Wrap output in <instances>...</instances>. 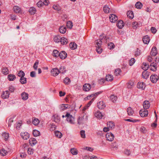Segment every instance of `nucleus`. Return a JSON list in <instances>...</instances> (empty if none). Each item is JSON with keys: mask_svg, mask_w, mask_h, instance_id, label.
Masks as SVG:
<instances>
[{"mask_svg": "<svg viewBox=\"0 0 159 159\" xmlns=\"http://www.w3.org/2000/svg\"><path fill=\"white\" fill-rule=\"evenodd\" d=\"M102 36L100 35V39H97L95 41L96 44L97 45L96 46V47H101V45L102 44V41L101 40H105L106 41V42L108 41V39H109V37L108 36H103V38H101V37H102Z\"/></svg>", "mask_w": 159, "mask_h": 159, "instance_id": "1", "label": "nucleus"}, {"mask_svg": "<svg viewBox=\"0 0 159 159\" xmlns=\"http://www.w3.org/2000/svg\"><path fill=\"white\" fill-rule=\"evenodd\" d=\"M65 116L67 117V121L71 124H74V118L70 114L67 113Z\"/></svg>", "mask_w": 159, "mask_h": 159, "instance_id": "2", "label": "nucleus"}, {"mask_svg": "<svg viewBox=\"0 0 159 159\" xmlns=\"http://www.w3.org/2000/svg\"><path fill=\"white\" fill-rule=\"evenodd\" d=\"M106 137L107 140L112 141L114 139V136L113 134L111 133H107L106 134Z\"/></svg>", "mask_w": 159, "mask_h": 159, "instance_id": "3", "label": "nucleus"}, {"mask_svg": "<svg viewBox=\"0 0 159 159\" xmlns=\"http://www.w3.org/2000/svg\"><path fill=\"white\" fill-rule=\"evenodd\" d=\"M148 111L145 109H142L139 111V114L142 117L147 116L148 114Z\"/></svg>", "mask_w": 159, "mask_h": 159, "instance_id": "4", "label": "nucleus"}, {"mask_svg": "<svg viewBox=\"0 0 159 159\" xmlns=\"http://www.w3.org/2000/svg\"><path fill=\"white\" fill-rule=\"evenodd\" d=\"M27 145L26 144H24L23 146V148L24 151L27 150V152L29 154L31 155L33 153V150L31 148H26L27 147Z\"/></svg>", "mask_w": 159, "mask_h": 159, "instance_id": "5", "label": "nucleus"}, {"mask_svg": "<svg viewBox=\"0 0 159 159\" xmlns=\"http://www.w3.org/2000/svg\"><path fill=\"white\" fill-rule=\"evenodd\" d=\"M150 79L152 83H155L158 80V76L155 74L152 75L151 76Z\"/></svg>", "mask_w": 159, "mask_h": 159, "instance_id": "6", "label": "nucleus"}, {"mask_svg": "<svg viewBox=\"0 0 159 159\" xmlns=\"http://www.w3.org/2000/svg\"><path fill=\"white\" fill-rule=\"evenodd\" d=\"M51 73L53 76H56L59 73V70L57 68H53L51 71Z\"/></svg>", "mask_w": 159, "mask_h": 159, "instance_id": "7", "label": "nucleus"}, {"mask_svg": "<svg viewBox=\"0 0 159 159\" xmlns=\"http://www.w3.org/2000/svg\"><path fill=\"white\" fill-rule=\"evenodd\" d=\"M84 119L87 120V116L85 114L83 113V116L82 117H79V119L78 120V124L80 125L82 123H83V120Z\"/></svg>", "mask_w": 159, "mask_h": 159, "instance_id": "8", "label": "nucleus"}, {"mask_svg": "<svg viewBox=\"0 0 159 159\" xmlns=\"http://www.w3.org/2000/svg\"><path fill=\"white\" fill-rule=\"evenodd\" d=\"M20 135L22 139L25 140H27L30 137V135L27 132H22Z\"/></svg>", "mask_w": 159, "mask_h": 159, "instance_id": "9", "label": "nucleus"}, {"mask_svg": "<svg viewBox=\"0 0 159 159\" xmlns=\"http://www.w3.org/2000/svg\"><path fill=\"white\" fill-rule=\"evenodd\" d=\"M97 107L99 109H103L106 107L105 104L103 103V101H101L98 102L97 103Z\"/></svg>", "mask_w": 159, "mask_h": 159, "instance_id": "10", "label": "nucleus"}, {"mask_svg": "<svg viewBox=\"0 0 159 159\" xmlns=\"http://www.w3.org/2000/svg\"><path fill=\"white\" fill-rule=\"evenodd\" d=\"M110 21L112 23L115 22L117 20V17L115 14H112L109 17Z\"/></svg>", "mask_w": 159, "mask_h": 159, "instance_id": "11", "label": "nucleus"}, {"mask_svg": "<svg viewBox=\"0 0 159 159\" xmlns=\"http://www.w3.org/2000/svg\"><path fill=\"white\" fill-rule=\"evenodd\" d=\"M28 94L25 92H23L21 94V98L24 101L27 100L28 98Z\"/></svg>", "mask_w": 159, "mask_h": 159, "instance_id": "12", "label": "nucleus"}, {"mask_svg": "<svg viewBox=\"0 0 159 159\" xmlns=\"http://www.w3.org/2000/svg\"><path fill=\"white\" fill-rule=\"evenodd\" d=\"M52 119L56 123H59L60 120L59 116L57 114H55L52 116Z\"/></svg>", "mask_w": 159, "mask_h": 159, "instance_id": "13", "label": "nucleus"}, {"mask_svg": "<svg viewBox=\"0 0 159 159\" xmlns=\"http://www.w3.org/2000/svg\"><path fill=\"white\" fill-rule=\"evenodd\" d=\"M91 87L90 84H85L83 86V89L85 91H88L91 89Z\"/></svg>", "mask_w": 159, "mask_h": 159, "instance_id": "14", "label": "nucleus"}, {"mask_svg": "<svg viewBox=\"0 0 159 159\" xmlns=\"http://www.w3.org/2000/svg\"><path fill=\"white\" fill-rule=\"evenodd\" d=\"M67 56V53L64 51H62L60 53L59 57L61 59H65Z\"/></svg>", "mask_w": 159, "mask_h": 159, "instance_id": "15", "label": "nucleus"}, {"mask_svg": "<svg viewBox=\"0 0 159 159\" xmlns=\"http://www.w3.org/2000/svg\"><path fill=\"white\" fill-rule=\"evenodd\" d=\"M143 109L147 110L150 107V102L148 101H144L143 102Z\"/></svg>", "mask_w": 159, "mask_h": 159, "instance_id": "16", "label": "nucleus"}, {"mask_svg": "<svg viewBox=\"0 0 159 159\" xmlns=\"http://www.w3.org/2000/svg\"><path fill=\"white\" fill-rule=\"evenodd\" d=\"M150 40V39L147 35L145 36L143 38V41L145 44H148L149 43Z\"/></svg>", "mask_w": 159, "mask_h": 159, "instance_id": "17", "label": "nucleus"}, {"mask_svg": "<svg viewBox=\"0 0 159 159\" xmlns=\"http://www.w3.org/2000/svg\"><path fill=\"white\" fill-rule=\"evenodd\" d=\"M126 85L127 88L131 89L134 87V82L130 80L126 84Z\"/></svg>", "mask_w": 159, "mask_h": 159, "instance_id": "18", "label": "nucleus"}, {"mask_svg": "<svg viewBox=\"0 0 159 159\" xmlns=\"http://www.w3.org/2000/svg\"><path fill=\"white\" fill-rule=\"evenodd\" d=\"M157 49L156 47H154L152 48L151 52V55L152 56H155L157 55Z\"/></svg>", "mask_w": 159, "mask_h": 159, "instance_id": "19", "label": "nucleus"}, {"mask_svg": "<svg viewBox=\"0 0 159 159\" xmlns=\"http://www.w3.org/2000/svg\"><path fill=\"white\" fill-rule=\"evenodd\" d=\"M145 87V84L143 82H139L138 83L137 87L139 89H143Z\"/></svg>", "mask_w": 159, "mask_h": 159, "instance_id": "20", "label": "nucleus"}, {"mask_svg": "<svg viewBox=\"0 0 159 159\" xmlns=\"http://www.w3.org/2000/svg\"><path fill=\"white\" fill-rule=\"evenodd\" d=\"M9 93L8 91H6L3 92L2 97L3 98H7L9 97Z\"/></svg>", "mask_w": 159, "mask_h": 159, "instance_id": "21", "label": "nucleus"}, {"mask_svg": "<svg viewBox=\"0 0 159 159\" xmlns=\"http://www.w3.org/2000/svg\"><path fill=\"white\" fill-rule=\"evenodd\" d=\"M116 25L119 29H121L124 26V24L122 20H119L116 24Z\"/></svg>", "mask_w": 159, "mask_h": 159, "instance_id": "22", "label": "nucleus"}, {"mask_svg": "<svg viewBox=\"0 0 159 159\" xmlns=\"http://www.w3.org/2000/svg\"><path fill=\"white\" fill-rule=\"evenodd\" d=\"M37 143L36 140L34 138H31L29 140V143L31 146L34 145Z\"/></svg>", "mask_w": 159, "mask_h": 159, "instance_id": "23", "label": "nucleus"}, {"mask_svg": "<svg viewBox=\"0 0 159 159\" xmlns=\"http://www.w3.org/2000/svg\"><path fill=\"white\" fill-rule=\"evenodd\" d=\"M66 31V28L64 26H61L59 28V31L61 33L64 34Z\"/></svg>", "mask_w": 159, "mask_h": 159, "instance_id": "24", "label": "nucleus"}, {"mask_svg": "<svg viewBox=\"0 0 159 159\" xmlns=\"http://www.w3.org/2000/svg\"><path fill=\"white\" fill-rule=\"evenodd\" d=\"M95 115L96 117L99 119H101L103 116V115L99 111L95 112Z\"/></svg>", "mask_w": 159, "mask_h": 159, "instance_id": "25", "label": "nucleus"}, {"mask_svg": "<svg viewBox=\"0 0 159 159\" xmlns=\"http://www.w3.org/2000/svg\"><path fill=\"white\" fill-rule=\"evenodd\" d=\"M95 97L93 98H92V99L88 103L87 105V107H84L83 109V112L84 113V111H85V110L88 108L90 106V105L91 104V103L93 102L94 100V99L95 98Z\"/></svg>", "mask_w": 159, "mask_h": 159, "instance_id": "26", "label": "nucleus"}, {"mask_svg": "<svg viewBox=\"0 0 159 159\" xmlns=\"http://www.w3.org/2000/svg\"><path fill=\"white\" fill-rule=\"evenodd\" d=\"M60 42H61V44L62 45H65L67 44L68 40L64 37L61 38Z\"/></svg>", "mask_w": 159, "mask_h": 159, "instance_id": "27", "label": "nucleus"}, {"mask_svg": "<svg viewBox=\"0 0 159 159\" xmlns=\"http://www.w3.org/2000/svg\"><path fill=\"white\" fill-rule=\"evenodd\" d=\"M70 48L72 50H74L77 48V45L75 43H70L69 44Z\"/></svg>", "mask_w": 159, "mask_h": 159, "instance_id": "28", "label": "nucleus"}, {"mask_svg": "<svg viewBox=\"0 0 159 159\" xmlns=\"http://www.w3.org/2000/svg\"><path fill=\"white\" fill-rule=\"evenodd\" d=\"M142 77L145 79H147L149 75V73L146 71H144L142 74Z\"/></svg>", "mask_w": 159, "mask_h": 159, "instance_id": "29", "label": "nucleus"}, {"mask_svg": "<svg viewBox=\"0 0 159 159\" xmlns=\"http://www.w3.org/2000/svg\"><path fill=\"white\" fill-rule=\"evenodd\" d=\"M128 17L131 19H133L134 17V13L132 11H129L127 13Z\"/></svg>", "mask_w": 159, "mask_h": 159, "instance_id": "30", "label": "nucleus"}, {"mask_svg": "<svg viewBox=\"0 0 159 159\" xmlns=\"http://www.w3.org/2000/svg\"><path fill=\"white\" fill-rule=\"evenodd\" d=\"M16 78V77L15 75L10 74L8 75V79L9 81H13Z\"/></svg>", "mask_w": 159, "mask_h": 159, "instance_id": "31", "label": "nucleus"}, {"mask_svg": "<svg viewBox=\"0 0 159 159\" xmlns=\"http://www.w3.org/2000/svg\"><path fill=\"white\" fill-rule=\"evenodd\" d=\"M127 112L129 116H132L133 115L134 111L132 108L130 107H129L127 109Z\"/></svg>", "mask_w": 159, "mask_h": 159, "instance_id": "32", "label": "nucleus"}, {"mask_svg": "<svg viewBox=\"0 0 159 159\" xmlns=\"http://www.w3.org/2000/svg\"><path fill=\"white\" fill-rule=\"evenodd\" d=\"M61 38L59 35H56L54 37V41L56 43H58L60 42Z\"/></svg>", "mask_w": 159, "mask_h": 159, "instance_id": "33", "label": "nucleus"}, {"mask_svg": "<svg viewBox=\"0 0 159 159\" xmlns=\"http://www.w3.org/2000/svg\"><path fill=\"white\" fill-rule=\"evenodd\" d=\"M36 9L33 7H31L29 10V12L31 15L34 14L36 13Z\"/></svg>", "mask_w": 159, "mask_h": 159, "instance_id": "34", "label": "nucleus"}, {"mask_svg": "<svg viewBox=\"0 0 159 159\" xmlns=\"http://www.w3.org/2000/svg\"><path fill=\"white\" fill-rule=\"evenodd\" d=\"M9 72V70L7 67H4L2 69V72L4 75L8 74Z\"/></svg>", "mask_w": 159, "mask_h": 159, "instance_id": "35", "label": "nucleus"}, {"mask_svg": "<svg viewBox=\"0 0 159 159\" xmlns=\"http://www.w3.org/2000/svg\"><path fill=\"white\" fill-rule=\"evenodd\" d=\"M59 70V73H61L62 74L64 73L66 71V70L65 69V67L63 66H61L60 67Z\"/></svg>", "mask_w": 159, "mask_h": 159, "instance_id": "36", "label": "nucleus"}, {"mask_svg": "<svg viewBox=\"0 0 159 159\" xmlns=\"http://www.w3.org/2000/svg\"><path fill=\"white\" fill-rule=\"evenodd\" d=\"M13 9L14 12L16 13H19L21 11L20 8L17 6H14L13 8Z\"/></svg>", "mask_w": 159, "mask_h": 159, "instance_id": "37", "label": "nucleus"}, {"mask_svg": "<svg viewBox=\"0 0 159 159\" xmlns=\"http://www.w3.org/2000/svg\"><path fill=\"white\" fill-rule=\"evenodd\" d=\"M113 79V76L110 75H106V80L107 81H111Z\"/></svg>", "mask_w": 159, "mask_h": 159, "instance_id": "38", "label": "nucleus"}, {"mask_svg": "<svg viewBox=\"0 0 159 159\" xmlns=\"http://www.w3.org/2000/svg\"><path fill=\"white\" fill-rule=\"evenodd\" d=\"M141 25V23H138L137 22H134L132 23L133 27L134 29H136L138 27H139Z\"/></svg>", "mask_w": 159, "mask_h": 159, "instance_id": "39", "label": "nucleus"}, {"mask_svg": "<svg viewBox=\"0 0 159 159\" xmlns=\"http://www.w3.org/2000/svg\"><path fill=\"white\" fill-rule=\"evenodd\" d=\"M107 126L111 129L114 128L115 125L114 123L111 121H110L107 123Z\"/></svg>", "mask_w": 159, "mask_h": 159, "instance_id": "40", "label": "nucleus"}, {"mask_svg": "<svg viewBox=\"0 0 159 159\" xmlns=\"http://www.w3.org/2000/svg\"><path fill=\"white\" fill-rule=\"evenodd\" d=\"M101 93V92H98L95 93L94 94H92L88 96L87 97V98L89 99H90V98L91 97H93L94 96H95V97H96L99 94Z\"/></svg>", "mask_w": 159, "mask_h": 159, "instance_id": "41", "label": "nucleus"}, {"mask_svg": "<svg viewBox=\"0 0 159 159\" xmlns=\"http://www.w3.org/2000/svg\"><path fill=\"white\" fill-rule=\"evenodd\" d=\"M55 134V136L59 138H61L62 135V133L58 131H56Z\"/></svg>", "mask_w": 159, "mask_h": 159, "instance_id": "42", "label": "nucleus"}, {"mask_svg": "<svg viewBox=\"0 0 159 159\" xmlns=\"http://www.w3.org/2000/svg\"><path fill=\"white\" fill-rule=\"evenodd\" d=\"M53 55L56 57H58L59 56L60 53L57 50H54L53 52Z\"/></svg>", "mask_w": 159, "mask_h": 159, "instance_id": "43", "label": "nucleus"}, {"mask_svg": "<svg viewBox=\"0 0 159 159\" xmlns=\"http://www.w3.org/2000/svg\"><path fill=\"white\" fill-rule=\"evenodd\" d=\"M39 119L37 118H34V119H33L32 121V123L35 125H37L39 124Z\"/></svg>", "mask_w": 159, "mask_h": 159, "instance_id": "44", "label": "nucleus"}, {"mask_svg": "<svg viewBox=\"0 0 159 159\" xmlns=\"http://www.w3.org/2000/svg\"><path fill=\"white\" fill-rule=\"evenodd\" d=\"M17 75L19 77H20L21 78L22 77H24L25 75V74L22 70H20L18 72Z\"/></svg>", "mask_w": 159, "mask_h": 159, "instance_id": "45", "label": "nucleus"}, {"mask_svg": "<svg viewBox=\"0 0 159 159\" xmlns=\"http://www.w3.org/2000/svg\"><path fill=\"white\" fill-rule=\"evenodd\" d=\"M20 81L21 84H24L26 83V79L25 78L22 77L20 78Z\"/></svg>", "mask_w": 159, "mask_h": 159, "instance_id": "46", "label": "nucleus"}, {"mask_svg": "<svg viewBox=\"0 0 159 159\" xmlns=\"http://www.w3.org/2000/svg\"><path fill=\"white\" fill-rule=\"evenodd\" d=\"M9 134L7 133H4L2 134V136L5 140H7L9 137Z\"/></svg>", "mask_w": 159, "mask_h": 159, "instance_id": "47", "label": "nucleus"}, {"mask_svg": "<svg viewBox=\"0 0 159 159\" xmlns=\"http://www.w3.org/2000/svg\"><path fill=\"white\" fill-rule=\"evenodd\" d=\"M142 6V4L140 2H137L135 5L136 8L137 9H140Z\"/></svg>", "mask_w": 159, "mask_h": 159, "instance_id": "48", "label": "nucleus"}, {"mask_svg": "<svg viewBox=\"0 0 159 159\" xmlns=\"http://www.w3.org/2000/svg\"><path fill=\"white\" fill-rule=\"evenodd\" d=\"M110 8L107 5H105L103 7V11L106 13H108L109 12Z\"/></svg>", "mask_w": 159, "mask_h": 159, "instance_id": "49", "label": "nucleus"}, {"mask_svg": "<svg viewBox=\"0 0 159 159\" xmlns=\"http://www.w3.org/2000/svg\"><path fill=\"white\" fill-rule=\"evenodd\" d=\"M7 152V151L5 150L4 149L2 148L0 151V154L1 155L3 156H5Z\"/></svg>", "mask_w": 159, "mask_h": 159, "instance_id": "50", "label": "nucleus"}, {"mask_svg": "<svg viewBox=\"0 0 159 159\" xmlns=\"http://www.w3.org/2000/svg\"><path fill=\"white\" fill-rule=\"evenodd\" d=\"M33 134L34 136L37 137L40 135V132L36 130H34L33 131Z\"/></svg>", "mask_w": 159, "mask_h": 159, "instance_id": "51", "label": "nucleus"}, {"mask_svg": "<svg viewBox=\"0 0 159 159\" xmlns=\"http://www.w3.org/2000/svg\"><path fill=\"white\" fill-rule=\"evenodd\" d=\"M117 99V97L114 95H111L110 97V99L113 102H115Z\"/></svg>", "mask_w": 159, "mask_h": 159, "instance_id": "52", "label": "nucleus"}, {"mask_svg": "<svg viewBox=\"0 0 159 159\" xmlns=\"http://www.w3.org/2000/svg\"><path fill=\"white\" fill-rule=\"evenodd\" d=\"M108 47L109 49H111L114 48L115 45L113 43L110 42L108 44Z\"/></svg>", "mask_w": 159, "mask_h": 159, "instance_id": "53", "label": "nucleus"}, {"mask_svg": "<svg viewBox=\"0 0 159 159\" xmlns=\"http://www.w3.org/2000/svg\"><path fill=\"white\" fill-rule=\"evenodd\" d=\"M111 148H115L116 150L118 148V146L116 143L115 142L112 143L111 145Z\"/></svg>", "mask_w": 159, "mask_h": 159, "instance_id": "54", "label": "nucleus"}, {"mask_svg": "<svg viewBox=\"0 0 159 159\" xmlns=\"http://www.w3.org/2000/svg\"><path fill=\"white\" fill-rule=\"evenodd\" d=\"M70 152L73 155H76L78 153L77 151L75 148L71 149L70 150Z\"/></svg>", "mask_w": 159, "mask_h": 159, "instance_id": "55", "label": "nucleus"}, {"mask_svg": "<svg viewBox=\"0 0 159 159\" xmlns=\"http://www.w3.org/2000/svg\"><path fill=\"white\" fill-rule=\"evenodd\" d=\"M67 26L68 28L71 29L73 26V25L72 22L70 21H68L67 23Z\"/></svg>", "mask_w": 159, "mask_h": 159, "instance_id": "56", "label": "nucleus"}, {"mask_svg": "<svg viewBox=\"0 0 159 159\" xmlns=\"http://www.w3.org/2000/svg\"><path fill=\"white\" fill-rule=\"evenodd\" d=\"M64 82L65 84H68L70 82V80L68 77H66L64 79Z\"/></svg>", "mask_w": 159, "mask_h": 159, "instance_id": "57", "label": "nucleus"}, {"mask_svg": "<svg viewBox=\"0 0 159 159\" xmlns=\"http://www.w3.org/2000/svg\"><path fill=\"white\" fill-rule=\"evenodd\" d=\"M135 60L134 58H131L130 60L129 61V64L130 66H132L135 62Z\"/></svg>", "mask_w": 159, "mask_h": 159, "instance_id": "58", "label": "nucleus"}, {"mask_svg": "<svg viewBox=\"0 0 159 159\" xmlns=\"http://www.w3.org/2000/svg\"><path fill=\"white\" fill-rule=\"evenodd\" d=\"M39 63V61L37 60L34 63L33 66V68L35 70H37Z\"/></svg>", "mask_w": 159, "mask_h": 159, "instance_id": "59", "label": "nucleus"}, {"mask_svg": "<svg viewBox=\"0 0 159 159\" xmlns=\"http://www.w3.org/2000/svg\"><path fill=\"white\" fill-rule=\"evenodd\" d=\"M80 134L81 137L83 138H85V131L84 130H82L80 132Z\"/></svg>", "mask_w": 159, "mask_h": 159, "instance_id": "60", "label": "nucleus"}, {"mask_svg": "<svg viewBox=\"0 0 159 159\" xmlns=\"http://www.w3.org/2000/svg\"><path fill=\"white\" fill-rule=\"evenodd\" d=\"M120 72V69H116L114 72L115 74L117 76L119 75Z\"/></svg>", "mask_w": 159, "mask_h": 159, "instance_id": "61", "label": "nucleus"}, {"mask_svg": "<svg viewBox=\"0 0 159 159\" xmlns=\"http://www.w3.org/2000/svg\"><path fill=\"white\" fill-rule=\"evenodd\" d=\"M13 122V118H10L8 120V126L10 127L12 125V123Z\"/></svg>", "mask_w": 159, "mask_h": 159, "instance_id": "62", "label": "nucleus"}, {"mask_svg": "<svg viewBox=\"0 0 159 159\" xmlns=\"http://www.w3.org/2000/svg\"><path fill=\"white\" fill-rule=\"evenodd\" d=\"M84 150H87L90 152H92L93 150V149L91 147H84Z\"/></svg>", "mask_w": 159, "mask_h": 159, "instance_id": "63", "label": "nucleus"}, {"mask_svg": "<svg viewBox=\"0 0 159 159\" xmlns=\"http://www.w3.org/2000/svg\"><path fill=\"white\" fill-rule=\"evenodd\" d=\"M96 51L98 53H100L102 52V49L101 48V47H96Z\"/></svg>", "mask_w": 159, "mask_h": 159, "instance_id": "64", "label": "nucleus"}]
</instances>
